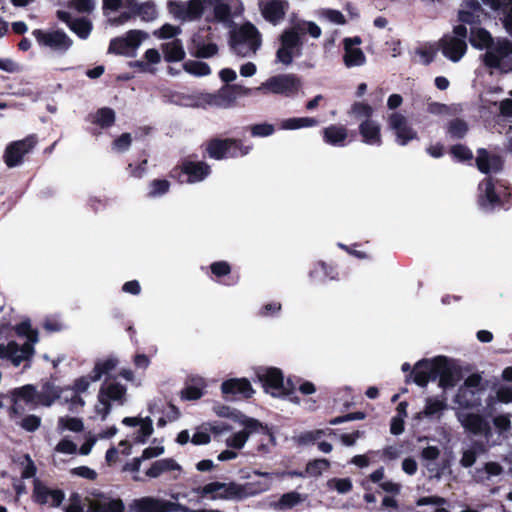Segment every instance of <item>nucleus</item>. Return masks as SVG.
<instances>
[{"label":"nucleus","mask_w":512,"mask_h":512,"mask_svg":"<svg viewBox=\"0 0 512 512\" xmlns=\"http://www.w3.org/2000/svg\"><path fill=\"white\" fill-rule=\"evenodd\" d=\"M218 46L214 43L198 44L196 45V56L199 58H209L216 55Z\"/></svg>","instance_id":"680f3d73"},{"label":"nucleus","mask_w":512,"mask_h":512,"mask_svg":"<svg viewBox=\"0 0 512 512\" xmlns=\"http://www.w3.org/2000/svg\"><path fill=\"white\" fill-rule=\"evenodd\" d=\"M479 204L483 209L489 210L499 203V197L495 193L491 178H486L479 184Z\"/></svg>","instance_id":"2f4dec72"},{"label":"nucleus","mask_w":512,"mask_h":512,"mask_svg":"<svg viewBox=\"0 0 512 512\" xmlns=\"http://www.w3.org/2000/svg\"><path fill=\"white\" fill-rule=\"evenodd\" d=\"M236 101V94L230 85L225 86L218 90L216 93H205L201 94L198 102L195 104L199 107H217V108H229L234 105Z\"/></svg>","instance_id":"a211bd4d"},{"label":"nucleus","mask_w":512,"mask_h":512,"mask_svg":"<svg viewBox=\"0 0 512 512\" xmlns=\"http://www.w3.org/2000/svg\"><path fill=\"white\" fill-rule=\"evenodd\" d=\"M98 381L97 379L93 378V373L90 372L88 375L81 376L77 379H75L72 386L64 387L66 390H72L75 393H83L86 392L91 384V382Z\"/></svg>","instance_id":"de8ad7c7"},{"label":"nucleus","mask_w":512,"mask_h":512,"mask_svg":"<svg viewBox=\"0 0 512 512\" xmlns=\"http://www.w3.org/2000/svg\"><path fill=\"white\" fill-rule=\"evenodd\" d=\"M247 433L243 432L242 430L234 433L232 436H230L226 440V444L228 447L234 448V449H241L246 441H247Z\"/></svg>","instance_id":"69168bd1"},{"label":"nucleus","mask_w":512,"mask_h":512,"mask_svg":"<svg viewBox=\"0 0 512 512\" xmlns=\"http://www.w3.org/2000/svg\"><path fill=\"white\" fill-rule=\"evenodd\" d=\"M115 121V113L110 108H101L95 115V122L101 127H109Z\"/></svg>","instance_id":"8fccbe9b"},{"label":"nucleus","mask_w":512,"mask_h":512,"mask_svg":"<svg viewBox=\"0 0 512 512\" xmlns=\"http://www.w3.org/2000/svg\"><path fill=\"white\" fill-rule=\"evenodd\" d=\"M481 394L477 389L473 390L460 386L454 397V402L464 409L478 408L482 404Z\"/></svg>","instance_id":"c85d7f7f"},{"label":"nucleus","mask_w":512,"mask_h":512,"mask_svg":"<svg viewBox=\"0 0 512 512\" xmlns=\"http://www.w3.org/2000/svg\"><path fill=\"white\" fill-rule=\"evenodd\" d=\"M348 131L343 125H330L323 130L324 141L333 146H343Z\"/></svg>","instance_id":"f704fd0d"},{"label":"nucleus","mask_w":512,"mask_h":512,"mask_svg":"<svg viewBox=\"0 0 512 512\" xmlns=\"http://www.w3.org/2000/svg\"><path fill=\"white\" fill-rule=\"evenodd\" d=\"M301 86L300 79L294 74H281L268 78L255 88V91L263 95L280 94L291 96L298 92Z\"/></svg>","instance_id":"423d86ee"},{"label":"nucleus","mask_w":512,"mask_h":512,"mask_svg":"<svg viewBox=\"0 0 512 512\" xmlns=\"http://www.w3.org/2000/svg\"><path fill=\"white\" fill-rule=\"evenodd\" d=\"M65 391L64 387L56 386L51 381H45L41 385V390L37 392V404L49 407L56 400L61 398L62 393Z\"/></svg>","instance_id":"c756f323"},{"label":"nucleus","mask_w":512,"mask_h":512,"mask_svg":"<svg viewBox=\"0 0 512 512\" xmlns=\"http://www.w3.org/2000/svg\"><path fill=\"white\" fill-rule=\"evenodd\" d=\"M467 28L465 25H457L452 33L445 35L440 41L443 55L452 62L460 61L467 51Z\"/></svg>","instance_id":"0eeeda50"},{"label":"nucleus","mask_w":512,"mask_h":512,"mask_svg":"<svg viewBox=\"0 0 512 512\" xmlns=\"http://www.w3.org/2000/svg\"><path fill=\"white\" fill-rule=\"evenodd\" d=\"M469 41L475 49L486 51L495 43L491 33L480 27L471 28Z\"/></svg>","instance_id":"72a5a7b5"},{"label":"nucleus","mask_w":512,"mask_h":512,"mask_svg":"<svg viewBox=\"0 0 512 512\" xmlns=\"http://www.w3.org/2000/svg\"><path fill=\"white\" fill-rule=\"evenodd\" d=\"M139 425H140V429L135 438V442L136 443H145L147 441V439L153 433L152 420L149 417H146L145 419H142V421Z\"/></svg>","instance_id":"3c124183"},{"label":"nucleus","mask_w":512,"mask_h":512,"mask_svg":"<svg viewBox=\"0 0 512 512\" xmlns=\"http://www.w3.org/2000/svg\"><path fill=\"white\" fill-rule=\"evenodd\" d=\"M302 497L298 492L292 491L283 494L279 501H278V507L280 509H290L294 507L295 505L302 502Z\"/></svg>","instance_id":"09e8293b"},{"label":"nucleus","mask_w":512,"mask_h":512,"mask_svg":"<svg viewBox=\"0 0 512 512\" xmlns=\"http://www.w3.org/2000/svg\"><path fill=\"white\" fill-rule=\"evenodd\" d=\"M58 427L62 430H69L79 433L84 430V423L81 418L66 416L59 418Z\"/></svg>","instance_id":"a18cd8bd"},{"label":"nucleus","mask_w":512,"mask_h":512,"mask_svg":"<svg viewBox=\"0 0 512 512\" xmlns=\"http://www.w3.org/2000/svg\"><path fill=\"white\" fill-rule=\"evenodd\" d=\"M317 124L318 121L311 117L288 118L280 122V128L282 130H297L300 128L313 127Z\"/></svg>","instance_id":"ea45409f"},{"label":"nucleus","mask_w":512,"mask_h":512,"mask_svg":"<svg viewBox=\"0 0 512 512\" xmlns=\"http://www.w3.org/2000/svg\"><path fill=\"white\" fill-rule=\"evenodd\" d=\"M165 60L167 62L181 61L185 57V51L180 40H173L162 46Z\"/></svg>","instance_id":"58836bf2"},{"label":"nucleus","mask_w":512,"mask_h":512,"mask_svg":"<svg viewBox=\"0 0 512 512\" xmlns=\"http://www.w3.org/2000/svg\"><path fill=\"white\" fill-rule=\"evenodd\" d=\"M485 66L493 71L509 73L512 71V41L500 37L483 55Z\"/></svg>","instance_id":"7ed1b4c3"},{"label":"nucleus","mask_w":512,"mask_h":512,"mask_svg":"<svg viewBox=\"0 0 512 512\" xmlns=\"http://www.w3.org/2000/svg\"><path fill=\"white\" fill-rule=\"evenodd\" d=\"M350 113L357 118L370 119L373 114V108L369 104L356 102L352 105Z\"/></svg>","instance_id":"5fc2aeb1"},{"label":"nucleus","mask_w":512,"mask_h":512,"mask_svg":"<svg viewBox=\"0 0 512 512\" xmlns=\"http://www.w3.org/2000/svg\"><path fill=\"white\" fill-rule=\"evenodd\" d=\"M275 128L269 123H260L251 127V134L255 137H267L274 133Z\"/></svg>","instance_id":"338daca9"},{"label":"nucleus","mask_w":512,"mask_h":512,"mask_svg":"<svg viewBox=\"0 0 512 512\" xmlns=\"http://www.w3.org/2000/svg\"><path fill=\"white\" fill-rule=\"evenodd\" d=\"M0 358L11 360L15 366L20 365L23 361L29 360L21 353L20 345L15 341H10L6 345L0 344Z\"/></svg>","instance_id":"c9c22d12"},{"label":"nucleus","mask_w":512,"mask_h":512,"mask_svg":"<svg viewBox=\"0 0 512 512\" xmlns=\"http://www.w3.org/2000/svg\"><path fill=\"white\" fill-rule=\"evenodd\" d=\"M148 38V33L143 30H129L122 36L110 40L108 52L126 57H134L139 47Z\"/></svg>","instance_id":"39448f33"},{"label":"nucleus","mask_w":512,"mask_h":512,"mask_svg":"<svg viewBox=\"0 0 512 512\" xmlns=\"http://www.w3.org/2000/svg\"><path fill=\"white\" fill-rule=\"evenodd\" d=\"M182 171L188 176L189 183H196L209 175L210 168L203 162H185Z\"/></svg>","instance_id":"473e14b6"},{"label":"nucleus","mask_w":512,"mask_h":512,"mask_svg":"<svg viewBox=\"0 0 512 512\" xmlns=\"http://www.w3.org/2000/svg\"><path fill=\"white\" fill-rule=\"evenodd\" d=\"M69 28L81 39H87L92 31V23L85 18H76Z\"/></svg>","instance_id":"79ce46f5"},{"label":"nucleus","mask_w":512,"mask_h":512,"mask_svg":"<svg viewBox=\"0 0 512 512\" xmlns=\"http://www.w3.org/2000/svg\"><path fill=\"white\" fill-rule=\"evenodd\" d=\"M37 144V137L29 135L26 138L10 143L4 153L5 164L12 168L22 163L23 157Z\"/></svg>","instance_id":"ddd939ff"},{"label":"nucleus","mask_w":512,"mask_h":512,"mask_svg":"<svg viewBox=\"0 0 512 512\" xmlns=\"http://www.w3.org/2000/svg\"><path fill=\"white\" fill-rule=\"evenodd\" d=\"M221 391L226 400L237 398L249 399L254 394L250 381L246 378H232L221 384Z\"/></svg>","instance_id":"aec40b11"},{"label":"nucleus","mask_w":512,"mask_h":512,"mask_svg":"<svg viewBox=\"0 0 512 512\" xmlns=\"http://www.w3.org/2000/svg\"><path fill=\"white\" fill-rule=\"evenodd\" d=\"M194 492L200 498L208 497L211 500H244L256 494L253 484L245 483L239 484L234 481L229 483L224 482H210L204 486L197 487Z\"/></svg>","instance_id":"f03ea898"},{"label":"nucleus","mask_w":512,"mask_h":512,"mask_svg":"<svg viewBox=\"0 0 512 512\" xmlns=\"http://www.w3.org/2000/svg\"><path fill=\"white\" fill-rule=\"evenodd\" d=\"M478 169L485 174L498 172L502 168V158L496 154H490L485 149H479L476 157Z\"/></svg>","instance_id":"a878e982"},{"label":"nucleus","mask_w":512,"mask_h":512,"mask_svg":"<svg viewBox=\"0 0 512 512\" xmlns=\"http://www.w3.org/2000/svg\"><path fill=\"white\" fill-rule=\"evenodd\" d=\"M214 411H215V413L219 417L229 418V419H232L235 422H238V420L241 417H244V414L241 411H239L237 409H234V408H231V407L226 406V405L215 406L214 407Z\"/></svg>","instance_id":"864d4df0"},{"label":"nucleus","mask_w":512,"mask_h":512,"mask_svg":"<svg viewBox=\"0 0 512 512\" xmlns=\"http://www.w3.org/2000/svg\"><path fill=\"white\" fill-rule=\"evenodd\" d=\"M256 376L266 393H270L274 397L281 396L284 388V375L279 368L261 369L257 371Z\"/></svg>","instance_id":"f3484780"},{"label":"nucleus","mask_w":512,"mask_h":512,"mask_svg":"<svg viewBox=\"0 0 512 512\" xmlns=\"http://www.w3.org/2000/svg\"><path fill=\"white\" fill-rule=\"evenodd\" d=\"M15 332L19 337H25L27 341L20 346L23 353L29 360L35 353L34 345L39 340L38 331L33 329L29 320L22 321L15 326Z\"/></svg>","instance_id":"5701e85b"},{"label":"nucleus","mask_w":512,"mask_h":512,"mask_svg":"<svg viewBox=\"0 0 512 512\" xmlns=\"http://www.w3.org/2000/svg\"><path fill=\"white\" fill-rule=\"evenodd\" d=\"M238 422L244 426L243 432L247 433V438L250 434L260 433L268 438V441L272 444H276V439L271 428L267 425H263L258 419L247 417H241Z\"/></svg>","instance_id":"cd10ccee"},{"label":"nucleus","mask_w":512,"mask_h":512,"mask_svg":"<svg viewBox=\"0 0 512 512\" xmlns=\"http://www.w3.org/2000/svg\"><path fill=\"white\" fill-rule=\"evenodd\" d=\"M329 467L330 462L327 459H315L306 464L305 473L312 477H319Z\"/></svg>","instance_id":"49530a36"},{"label":"nucleus","mask_w":512,"mask_h":512,"mask_svg":"<svg viewBox=\"0 0 512 512\" xmlns=\"http://www.w3.org/2000/svg\"><path fill=\"white\" fill-rule=\"evenodd\" d=\"M135 512H187L188 507L178 503L151 496L135 499L131 504Z\"/></svg>","instance_id":"9d476101"},{"label":"nucleus","mask_w":512,"mask_h":512,"mask_svg":"<svg viewBox=\"0 0 512 512\" xmlns=\"http://www.w3.org/2000/svg\"><path fill=\"white\" fill-rule=\"evenodd\" d=\"M32 35L38 44L59 53L67 52L73 45V40L62 30L44 31L36 29Z\"/></svg>","instance_id":"1a4fd4ad"},{"label":"nucleus","mask_w":512,"mask_h":512,"mask_svg":"<svg viewBox=\"0 0 512 512\" xmlns=\"http://www.w3.org/2000/svg\"><path fill=\"white\" fill-rule=\"evenodd\" d=\"M262 43L261 34L252 23H245L232 36L231 48L240 57L256 54Z\"/></svg>","instance_id":"20e7f679"},{"label":"nucleus","mask_w":512,"mask_h":512,"mask_svg":"<svg viewBox=\"0 0 512 512\" xmlns=\"http://www.w3.org/2000/svg\"><path fill=\"white\" fill-rule=\"evenodd\" d=\"M206 151L211 158L220 160L225 157L247 155L250 148L243 146L240 142L234 139H214L208 143Z\"/></svg>","instance_id":"9b49d317"},{"label":"nucleus","mask_w":512,"mask_h":512,"mask_svg":"<svg viewBox=\"0 0 512 512\" xmlns=\"http://www.w3.org/2000/svg\"><path fill=\"white\" fill-rule=\"evenodd\" d=\"M321 16L333 24L343 25L346 23L345 16L339 10L324 9L321 12Z\"/></svg>","instance_id":"bf43d9fd"},{"label":"nucleus","mask_w":512,"mask_h":512,"mask_svg":"<svg viewBox=\"0 0 512 512\" xmlns=\"http://www.w3.org/2000/svg\"><path fill=\"white\" fill-rule=\"evenodd\" d=\"M180 465L172 458H164L152 463L151 467L146 471L149 478H158L165 472L180 470Z\"/></svg>","instance_id":"e433bc0d"},{"label":"nucleus","mask_w":512,"mask_h":512,"mask_svg":"<svg viewBox=\"0 0 512 512\" xmlns=\"http://www.w3.org/2000/svg\"><path fill=\"white\" fill-rule=\"evenodd\" d=\"M435 358L421 359L412 368L410 374L406 375L405 383L414 382L419 387H426L429 381H434Z\"/></svg>","instance_id":"4be33fe9"},{"label":"nucleus","mask_w":512,"mask_h":512,"mask_svg":"<svg viewBox=\"0 0 512 512\" xmlns=\"http://www.w3.org/2000/svg\"><path fill=\"white\" fill-rule=\"evenodd\" d=\"M457 418L466 432L474 436H492V429L489 421L478 413L458 412Z\"/></svg>","instance_id":"2eb2a0df"},{"label":"nucleus","mask_w":512,"mask_h":512,"mask_svg":"<svg viewBox=\"0 0 512 512\" xmlns=\"http://www.w3.org/2000/svg\"><path fill=\"white\" fill-rule=\"evenodd\" d=\"M304 33L318 39L322 30L317 23L307 20H299L291 28L285 29L279 36L280 45L276 51L277 62L289 66L294 58L302 56L303 40L301 35Z\"/></svg>","instance_id":"f257e3e1"},{"label":"nucleus","mask_w":512,"mask_h":512,"mask_svg":"<svg viewBox=\"0 0 512 512\" xmlns=\"http://www.w3.org/2000/svg\"><path fill=\"white\" fill-rule=\"evenodd\" d=\"M467 130V124L460 119H455L451 121L448 127V133L455 138L463 137L466 134Z\"/></svg>","instance_id":"4d7b16f0"},{"label":"nucleus","mask_w":512,"mask_h":512,"mask_svg":"<svg viewBox=\"0 0 512 512\" xmlns=\"http://www.w3.org/2000/svg\"><path fill=\"white\" fill-rule=\"evenodd\" d=\"M129 7L134 9L135 17L139 16L143 21H152L157 16L156 6L150 1L138 3L136 0H130Z\"/></svg>","instance_id":"4c0bfd02"},{"label":"nucleus","mask_w":512,"mask_h":512,"mask_svg":"<svg viewBox=\"0 0 512 512\" xmlns=\"http://www.w3.org/2000/svg\"><path fill=\"white\" fill-rule=\"evenodd\" d=\"M446 408V404L444 401L439 400L437 398L428 397L426 399V405L423 413L426 416H433Z\"/></svg>","instance_id":"603ef678"},{"label":"nucleus","mask_w":512,"mask_h":512,"mask_svg":"<svg viewBox=\"0 0 512 512\" xmlns=\"http://www.w3.org/2000/svg\"><path fill=\"white\" fill-rule=\"evenodd\" d=\"M362 141L367 145L380 146L382 144L381 126L374 120L366 119L359 125Z\"/></svg>","instance_id":"bb28decb"},{"label":"nucleus","mask_w":512,"mask_h":512,"mask_svg":"<svg viewBox=\"0 0 512 512\" xmlns=\"http://www.w3.org/2000/svg\"><path fill=\"white\" fill-rule=\"evenodd\" d=\"M203 387L196 385H187L181 391V398L184 400L194 401L198 400L203 396Z\"/></svg>","instance_id":"6e6d98bb"},{"label":"nucleus","mask_w":512,"mask_h":512,"mask_svg":"<svg viewBox=\"0 0 512 512\" xmlns=\"http://www.w3.org/2000/svg\"><path fill=\"white\" fill-rule=\"evenodd\" d=\"M40 425L41 418L36 415H27L22 419L20 423V426L28 432L36 431L40 427Z\"/></svg>","instance_id":"774afa93"},{"label":"nucleus","mask_w":512,"mask_h":512,"mask_svg":"<svg viewBox=\"0 0 512 512\" xmlns=\"http://www.w3.org/2000/svg\"><path fill=\"white\" fill-rule=\"evenodd\" d=\"M69 6L79 13H90L95 8L94 0H70Z\"/></svg>","instance_id":"e2e57ef3"},{"label":"nucleus","mask_w":512,"mask_h":512,"mask_svg":"<svg viewBox=\"0 0 512 512\" xmlns=\"http://www.w3.org/2000/svg\"><path fill=\"white\" fill-rule=\"evenodd\" d=\"M87 509L85 512H124L125 506L120 498H109L101 494L94 499H85Z\"/></svg>","instance_id":"b1692460"},{"label":"nucleus","mask_w":512,"mask_h":512,"mask_svg":"<svg viewBox=\"0 0 512 512\" xmlns=\"http://www.w3.org/2000/svg\"><path fill=\"white\" fill-rule=\"evenodd\" d=\"M169 12L178 20L195 21L203 15V0L170 1Z\"/></svg>","instance_id":"f8f14e48"},{"label":"nucleus","mask_w":512,"mask_h":512,"mask_svg":"<svg viewBox=\"0 0 512 512\" xmlns=\"http://www.w3.org/2000/svg\"><path fill=\"white\" fill-rule=\"evenodd\" d=\"M184 70L194 76H206L209 75L211 70L208 64L197 61L190 60L183 64Z\"/></svg>","instance_id":"37998d69"},{"label":"nucleus","mask_w":512,"mask_h":512,"mask_svg":"<svg viewBox=\"0 0 512 512\" xmlns=\"http://www.w3.org/2000/svg\"><path fill=\"white\" fill-rule=\"evenodd\" d=\"M483 10L476 0H466L459 10L458 18L463 24H476L480 22Z\"/></svg>","instance_id":"7c9ffc66"},{"label":"nucleus","mask_w":512,"mask_h":512,"mask_svg":"<svg viewBox=\"0 0 512 512\" xmlns=\"http://www.w3.org/2000/svg\"><path fill=\"white\" fill-rule=\"evenodd\" d=\"M343 62L347 68L363 66L366 63V56L360 48L362 39L359 36L346 37L343 39Z\"/></svg>","instance_id":"412c9836"},{"label":"nucleus","mask_w":512,"mask_h":512,"mask_svg":"<svg viewBox=\"0 0 512 512\" xmlns=\"http://www.w3.org/2000/svg\"><path fill=\"white\" fill-rule=\"evenodd\" d=\"M125 11H123L117 17L109 19V23L112 26H122L126 24L131 19L135 18V12L132 7H125Z\"/></svg>","instance_id":"0e129e2a"},{"label":"nucleus","mask_w":512,"mask_h":512,"mask_svg":"<svg viewBox=\"0 0 512 512\" xmlns=\"http://www.w3.org/2000/svg\"><path fill=\"white\" fill-rule=\"evenodd\" d=\"M13 397L24 400L26 403H33L37 401V390L31 384L24 385L20 388L14 389L12 392Z\"/></svg>","instance_id":"c03bdc74"},{"label":"nucleus","mask_w":512,"mask_h":512,"mask_svg":"<svg viewBox=\"0 0 512 512\" xmlns=\"http://www.w3.org/2000/svg\"><path fill=\"white\" fill-rule=\"evenodd\" d=\"M329 485L332 486L338 493L345 494L352 490L353 485L349 478H334L329 480Z\"/></svg>","instance_id":"13d9d810"},{"label":"nucleus","mask_w":512,"mask_h":512,"mask_svg":"<svg viewBox=\"0 0 512 512\" xmlns=\"http://www.w3.org/2000/svg\"><path fill=\"white\" fill-rule=\"evenodd\" d=\"M126 387L118 382L104 383L101 385L98 392V401L103 402L111 401L118 402L123 405L126 401Z\"/></svg>","instance_id":"393cba45"},{"label":"nucleus","mask_w":512,"mask_h":512,"mask_svg":"<svg viewBox=\"0 0 512 512\" xmlns=\"http://www.w3.org/2000/svg\"><path fill=\"white\" fill-rule=\"evenodd\" d=\"M366 418V413L362 411H356L347 413L345 415L337 416L329 420V424L338 425L344 422L353 421V420H363Z\"/></svg>","instance_id":"052dcab7"},{"label":"nucleus","mask_w":512,"mask_h":512,"mask_svg":"<svg viewBox=\"0 0 512 512\" xmlns=\"http://www.w3.org/2000/svg\"><path fill=\"white\" fill-rule=\"evenodd\" d=\"M65 498V494L61 489H51L40 479L33 480L32 499L39 505L50 504L52 507L61 505Z\"/></svg>","instance_id":"dca6fc26"},{"label":"nucleus","mask_w":512,"mask_h":512,"mask_svg":"<svg viewBox=\"0 0 512 512\" xmlns=\"http://www.w3.org/2000/svg\"><path fill=\"white\" fill-rule=\"evenodd\" d=\"M118 365V359L115 357H108L104 360L95 363L92 369L93 378L99 380L103 375L110 373Z\"/></svg>","instance_id":"a19ab883"},{"label":"nucleus","mask_w":512,"mask_h":512,"mask_svg":"<svg viewBox=\"0 0 512 512\" xmlns=\"http://www.w3.org/2000/svg\"><path fill=\"white\" fill-rule=\"evenodd\" d=\"M462 369L446 356L435 357L434 381L439 379V386L447 389L454 387L462 378Z\"/></svg>","instance_id":"6e6552de"},{"label":"nucleus","mask_w":512,"mask_h":512,"mask_svg":"<svg viewBox=\"0 0 512 512\" xmlns=\"http://www.w3.org/2000/svg\"><path fill=\"white\" fill-rule=\"evenodd\" d=\"M290 8L288 0H259L258 9L261 16L268 23L277 26L286 17Z\"/></svg>","instance_id":"4468645a"},{"label":"nucleus","mask_w":512,"mask_h":512,"mask_svg":"<svg viewBox=\"0 0 512 512\" xmlns=\"http://www.w3.org/2000/svg\"><path fill=\"white\" fill-rule=\"evenodd\" d=\"M388 126L395 133L398 144L402 146L417 138V132L408 123L407 118L401 113L394 112L389 115Z\"/></svg>","instance_id":"6ab92c4d"}]
</instances>
